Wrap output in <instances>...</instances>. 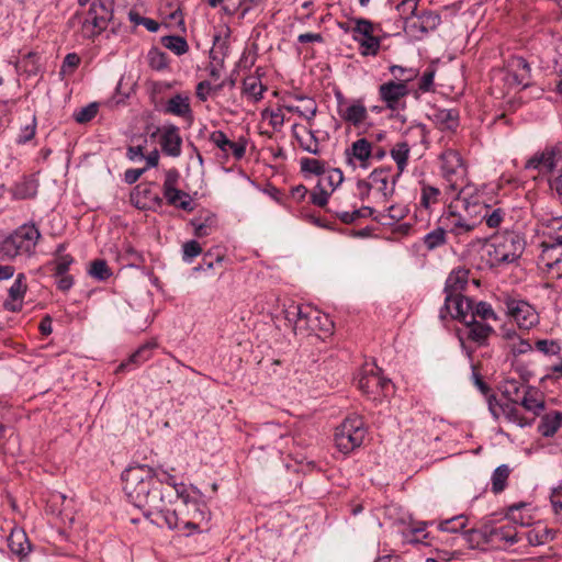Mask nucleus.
<instances>
[{
  "instance_id": "15",
  "label": "nucleus",
  "mask_w": 562,
  "mask_h": 562,
  "mask_svg": "<svg viewBox=\"0 0 562 562\" xmlns=\"http://www.w3.org/2000/svg\"><path fill=\"white\" fill-rule=\"evenodd\" d=\"M373 156V143L367 137H361L355 140L349 147L345 149V158L348 166L352 169L360 167L367 169L371 165Z\"/></svg>"
},
{
  "instance_id": "50",
  "label": "nucleus",
  "mask_w": 562,
  "mask_h": 562,
  "mask_svg": "<svg viewBox=\"0 0 562 562\" xmlns=\"http://www.w3.org/2000/svg\"><path fill=\"white\" fill-rule=\"evenodd\" d=\"M546 233L547 239L543 240L550 245L562 247V217H555L550 221Z\"/></svg>"
},
{
  "instance_id": "4",
  "label": "nucleus",
  "mask_w": 562,
  "mask_h": 562,
  "mask_svg": "<svg viewBox=\"0 0 562 562\" xmlns=\"http://www.w3.org/2000/svg\"><path fill=\"white\" fill-rule=\"evenodd\" d=\"M366 434L361 417H348L336 428L335 445L340 452L348 454L362 445Z\"/></svg>"
},
{
  "instance_id": "14",
  "label": "nucleus",
  "mask_w": 562,
  "mask_h": 562,
  "mask_svg": "<svg viewBox=\"0 0 562 562\" xmlns=\"http://www.w3.org/2000/svg\"><path fill=\"white\" fill-rule=\"evenodd\" d=\"M470 271L465 268H457L453 269L445 283L443 292L446 294L445 304L439 311L440 319L445 321L446 315L445 312H450V304L453 295H459L467 288L469 282Z\"/></svg>"
},
{
  "instance_id": "40",
  "label": "nucleus",
  "mask_w": 562,
  "mask_h": 562,
  "mask_svg": "<svg viewBox=\"0 0 562 562\" xmlns=\"http://www.w3.org/2000/svg\"><path fill=\"white\" fill-rule=\"evenodd\" d=\"M408 214V207L404 204H394L386 209L385 212L376 214L374 221L382 225H392L400 222Z\"/></svg>"
},
{
  "instance_id": "34",
  "label": "nucleus",
  "mask_w": 562,
  "mask_h": 562,
  "mask_svg": "<svg viewBox=\"0 0 562 562\" xmlns=\"http://www.w3.org/2000/svg\"><path fill=\"white\" fill-rule=\"evenodd\" d=\"M518 404L535 415H539L546 407L543 400L539 396V391L532 386L525 390Z\"/></svg>"
},
{
  "instance_id": "7",
  "label": "nucleus",
  "mask_w": 562,
  "mask_h": 562,
  "mask_svg": "<svg viewBox=\"0 0 562 562\" xmlns=\"http://www.w3.org/2000/svg\"><path fill=\"white\" fill-rule=\"evenodd\" d=\"M506 314L520 329L529 330L539 324V314L536 308L525 300L507 296L503 301Z\"/></svg>"
},
{
  "instance_id": "16",
  "label": "nucleus",
  "mask_w": 562,
  "mask_h": 562,
  "mask_svg": "<svg viewBox=\"0 0 562 562\" xmlns=\"http://www.w3.org/2000/svg\"><path fill=\"white\" fill-rule=\"evenodd\" d=\"M451 209L461 211L465 217L474 222L476 228L483 221L484 211H487V204L480 201L479 196H465L461 191L458 198L451 202Z\"/></svg>"
},
{
  "instance_id": "23",
  "label": "nucleus",
  "mask_w": 562,
  "mask_h": 562,
  "mask_svg": "<svg viewBox=\"0 0 562 562\" xmlns=\"http://www.w3.org/2000/svg\"><path fill=\"white\" fill-rule=\"evenodd\" d=\"M317 312L313 311L310 307H302L300 305L292 306L289 310H286V319L290 323H294L293 329L296 333L304 331V330H313V319L312 316L316 315ZM315 319H317V316H314Z\"/></svg>"
},
{
  "instance_id": "63",
  "label": "nucleus",
  "mask_w": 562,
  "mask_h": 562,
  "mask_svg": "<svg viewBox=\"0 0 562 562\" xmlns=\"http://www.w3.org/2000/svg\"><path fill=\"white\" fill-rule=\"evenodd\" d=\"M201 252L202 247L196 240H189L182 246V259L184 262H192Z\"/></svg>"
},
{
  "instance_id": "12",
  "label": "nucleus",
  "mask_w": 562,
  "mask_h": 562,
  "mask_svg": "<svg viewBox=\"0 0 562 562\" xmlns=\"http://www.w3.org/2000/svg\"><path fill=\"white\" fill-rule=\"evenodd\" d=\"M439 224L443 225L447 232L452 234L458 241L463 240L464 237L475 229L474 222L465 217L461 211L452 210L451 203L440 216Z\"/></svg>"
},
{
  "instance_id": "1",
  "label": "nucleus",
  "mask_w": 562,
  "mask_h": 562,
  "mask_svg": "<svg viewBox=\"0 0 562 562\" xmlns=\"http://www.w3.org/2000/svg\"><path fill=\"white\" fill-rule=\"evenodd\" d=\"M526 247L525 237L516 231L497 233L485 244L487 262L498 267L518 260Z\"/></svg>"
},
{
  "instance_id": "2",
  "label": "nucleus",
  "mask_w": 562,
  "mask_h": 562,
  "mask_svg": "<svg viewBox=\"0 0 562 562\" xmlns=\"http://www.w3.org/2000/svg\"><path fill=\"white\" fill-rule=\"evenodd\" d=\"M41 237V232L34 223L22 224L1 240L0 259L13 260L19 256H33Z\"/></svg>"
},
{
  "instance_id": "61",
  "label": "nucleus",
  "mask_w": 562,
  "mask_h": 562,
  "mask_svg": "<svg viewBox=\"0 0 562 562\" xmlns=\"http://www.w3.org/2000/svg\"><path fill=\"white\" fill-rule=\"evenodd\" d=\"M36 134V117H32V122L30 124H26L25 126L21 127L15 143L18 145H24L27 142L32 140Z\"/></svg>"
},
{
  "instance_id": "35",
  "label": "nucleus",
  "mask_w": 562,
  "mask_h": 562,
  "mask_svg": "<svg viewBox=\"0 0 562 562\" xmlns=\"http://www.w3.org/2000/svg\"><path fill=\"white\" fill-rule=\"evenodd\" d=\"M562 427V412H553L541 417L538 432L543 437H552Z\"/></svg>"
},
{
  "instance_id": "60",
  "label": "nucleus",
  "mask_w": 562,
  "mask_h": 562,
  "mask_svg": "<svg viewBox=\"0 0 562 562\" xmlns=\"http://www.w3.org/2000/svg\"><path fill=\"white\" fill-rule=\"evenodd\" d=\"M98 113V104L97 103H90L83 108H81L79 111H76L74 113V119L77 123L83 124L87 122H90L92 119L95 117Z\"/></svg>"
},
{
  "instance_id": "49",
  "label": "nucleus",
  "mask_w": 562,
  "mask_h": 562,
  "mask_svg": "<svg viewBox=\"0 0 562 562\" xmlns=\"http://www.w3.org/2000/svg\"><path fill=\"white\" fill-rule=\"evenodd\" d=\"M161 44L178 56H181L189 50V45L186 38L178 35L162 36Z\"/></svg>"
},
{
  "instance_id": "25",
  "label": "nucleus",
  "mask_w": 562,
  "mask_h": 562,
  "mask_svg": "<svg viewBox=\"0 0 562 562\" xmlns=\"http://www.w3.org/2000/svg\"><path fill=\"white\" fill-rule=\"evenodd\" d=\"M473 302L474 301L472 299L462 294L453 295L450 304V312H445L446 318L450 316L463 324L467 323L470 321V315L472 314Z\"/></svg>"
},
{
  "instance_id": "59",
  "label": "nucleus",
  "mask_w": 562,
  "mask_h": 562,
  "mask_svg": "<svg viewBox=\"0 0 562 562\" xmlns=\"http://www.w3.org/2000/svg\"><path fill=\"white\" fill-rule=\"evenodd\" d=\"M417 4V0H403L396 5L398 15L405 21L406 24H409V20L416 15Z\"/></svg>"
},
{
  "instance_id": "36",
  "label": "nucleus",
  "mask_w": 562,
  "mask_h": 562,
  "mask_svg": "<svg viewBox=\"0 0 562 562\" xmlns=\"http://www.w3.org/2000/svg\"><path fill=\"white\" fill-rule=\"evenodd\" d=\"M339 115L344 121L359 126L367 120L368 111L360 101H357L348 105L345 110H339Z\"/></svg>"
},
{
  "instance_id": "44",
  "label": "nucleus",
  "mask_w": 562,
  "mask_h": 562,
  "mask_svg": "<svg viewBox=\"0 0 562 562\" xmlns=\"http://www.w3.org/2000/svg\"><path fill=\"white\" fill-rule=\"evenodd\" d=\"M541 246V258L543 261H546L547 267L549 269H560L562 267V251L560 250V247L550 245L544 241H542Z\"/></svg>"
},
{
  "instance_id": "11",
  "label": "nucleus",
  "mask_w": 562,
  "mask_h": 562,
  "mask_svg": "<svg viewBox=\"0 0 562 562\" xmlns=\"http://www.w3.org/2000/svg\"><path fill=\"white\" fill-rule=\"evenodd\" d=\"M379 99L391 111L404 110L406 104L403 101L409 94L406 80H389L379 87Z\"/></svg>"
},
{
  "instance_id": "29",
  "label": "nucleus",
  "mask_w": 562,
  "mask_h": 562,
  "mask_svg": "<svg viewBox=\"0 0 562 562\" xmlns=\"http://www.w3.org/2000/svg\"><path fill=\"white\" fill-rule=\"evenodd\" d=\"M191 225L194 228V235L196 237H205L217 228V216L214 213L206 211L192 218Z\"/></svg>"
},
{
  "instance_id": "46",
  "label": "nucleus",
  "mask_w": 562,
  "mask_h": 562,
  "mask_svg": "<svg viewBox=\"0 0 562 562\" xmlns=\"http://www.w3.org/2000/svg\"><path fill=\"white\" fill-rule=\"evenodd\" d=\"M259 70L260 68L256 69V74L258 75L257 77H246L243 82L244 92L254 97L256 101L262 98V93L266 90V87L260 81Z\"/></svg>"
},
{
  "instance_id": "42",
  "label": "nucleus",
  "mask_w": 562,
  "mask_h": 562,
  "mask_svg": "<svg viewBox=\"0 0 562 562\" xmlns=\"http://www.w3.org/2000/svg\"><path fill=\"white\" fill-rule=\"evenodd\" d=\"M529 385H525L515 379H507L502 383V395L507 400L506 403H519L521 394Z\"/></svg>"
},
{
  "instance_id": "51",
  "label": "nucleus",
  "mask_w": 562,
  "mask_h": 562,
  "mask_svg": "<svg viewBox=\"0 0 562 562\" xmlns=\"http://www.w3.org/2000/svg\"><path fill=\"white\" fill-rule=\"evenodd\" d=\"M476 317H480L483 321L497 319V315L495 314L491 304L484 301H480L476 303L473 302V310L472 314L470 315V319H476Z\"/></svg>"
},
{
  "instance_id": "30",
  "label": "nucleus",
  "mask_w": 562,
  "mask_h": 562,
  "mask_svg": "<svg viewBox=\"0 0 562 562\" xmlns=\"http://www.w3.org/2000/svg\"><path fill=\"white\" fill-rule=\"evenodd\" d=\"M464 325L468 328V339L479 346L486 345L488 337L494 333L492 326L476 319H470Z\"/></svg>"
},
{
  "instance_id": "52",
  "label": "nucleus",
  "mask_w": 562,
  "mask_h": 562,
  "mask_svg": "<svg viewBox=\"0 0 562 562\" xmlns=\"http://www.w3.org/2000/svg\"><path fill=\"white\" fill-rule=\"evenodd\" d=\"M441 192L438 188L430 184H422L420 205L425 209H429L432 204L439 202Z\"/></svg>"
},
{
  "instance_id": "19",
  "label": "nucleus",
  "mask_w": 562,
  "mask_h": 562,
  "mask_svg": "<svg viewBox=\"0 0 562 562\" xmlns=\"http://www.w3.org/2000/svg\"><path fill=\"white\" fill-rule=\"evenodd\" d=\"M507 79L522 89L531 85V68L520 56H513L507 63Z\"/></svg>"
},
{
  "instance_id": "33",
  "label": "nucleus",
  "mask_w": 562,
  "mask_h": 562,
  "mask_svg": "<svg viewBox=\"0 0 562 562\" xmlns=\"http://www.w3.org/2000/svg\"><path fill=\"white\" fill-rule=\"evenodd\" d=\"M228 37V31L224 37L221 36V34H215L213 36V47L210 50V58L212 61L217 63L220 67H224L225 58L228 56L229 53Z\"/></svg>"
},
{
  "instance_id": "31",
  "label": "nucleus",
  "mask_w": 562,
  "mask_h": 562,
  "mask_svg": "<svg viewBox=\"0 0 562 562\" xmlns=\"http://www.w3.org/2000/svg\"><path fill=\"white\" fill-rule=\"evenodd\" d=\"M156 342H146L138 347L137 350H135L130 358L122 362L117 369L116 372L128 370L130 366L133 364L134 367H138L143 364L144 362L148 361L153 357V351L156 348Z\"/></svg>"
},
{
  "instance_id": "39",
  "label": "nucleus",
  "mask_w": 562,
  "mask_h": 562,
  "mask_svg": "<svg viewBox=\"0 0 562 562\" xmlns=\"http://www.w3.org/2000/svg\"><path fill=\"white\" fill-rule=\"evenodd\" d=\"M162 193V199H165L169 205L188 212L193 211L192 199L187 192L175 189Z\"/></svg>"
},
{
  "instance_id": "55",
  "label": "nucleus",
  "mask_w": 562,
  "mask_h": 562,
  "mask_svg": "<svg viewBox=\"0 0 562 562\" xmlns=\"http://www.w3.org/2000/svg\"><path fill=\"white\" fill-rule=\"evenodd\" d=\"M140 496H144L146 498V504L143 506H147V508H144V514L146 516H149L151 514H154L155 512L156 513H161L162 512V496L159 495V494H149V493H146V494H136V497L139 498ZM139 507H142L140 505H138Z\"/></svg>"
},
{
  "instance_id": "21",
  "label": "nucleus",
  "mask_w": 562,
  "mask_h": 562,
  "mask_svg": "<svg viewBox=\"0 0 562 562\" xmlns=\"http://www.w3.org/2000/svg\"><path fill=\"white\" fill-rule=\"evenodd\" d=\"M210 142L221 149L226 158L229 153L236 160H240L245 156L247 142L243 137L238 142H232L223 131H214L210 135Z\"/></svg>"
},
{
  "instance_id": "18",
  "label": "nucleus",
  "mask_w": 562,
  "mask_h": 562,
  "mask_svg": "<svg viewBox=\"0 0 562 562\" xmlns=\"http://www.w3.org/2000/svg\"><path fill=\"white\" fill-rule=\"evenodd\" d=\"M562 159V144L558 143L553 146L546 147L543 151L537 153L526 162L528 169H539L551 173L558 161Z\"/></svg>"
},
{
  "instance_id": "26",
  "label": "nucleus",
  "mask_w": 562,
  "mask_h": 562,
  "mask_svg": "<svg viewBox=\"0 0 562 562\" xmlns=\"http://www.w3.org/2000/svg\"><path fill=\"white\" fill-rule=\"evenodd\" d=\"M37 189L38 181L33 176H24L20 181H16L9 191L13 200H27L36 196Z\"/></svg>"
},
{
  "instance_id": "64",
  "label": "nucleus",
  "mask_w": 562,
  "mask_h": 562,
  "mask_svg": "<svg viewBox=\"0 0 562 562\" xmlns=\"http://www.w3.org/2000/svg\"><path fill=\"white\" fill-rule=\"evenodd\" d=\"M75 259L71 255L54 257L52 265H54V274L67 273Z\"/></svg>"
},
{
  "instance_id": "20",
  "label": "nucleus",
  "mask_w": 562,
  "mask_h": 562,
  "mask_svg": "<svg viewBox=\"0 0 562 562\" xmlns=\"http://www.w3.org/2000/svg\"><path fill=\"white\" fill-rule=\"evenodd\" d=\"M155 183H139L131 193V201L140 210L160 207L164 199L154 190Z\"/></svg>"
},
{
  "instance_id": "5",
  "label": "nucleus",
  "mask_w": 562,
  "mask_h": 562,
  "mask_svg": "<svg viewBox=\"0 0 562 562\" xmlns=\"http://www.w3.org/2000/svg\"><path fill=\"white\" fill-rule=\"evenodd\" d=\"M122 481L124 492H150L156 488V474L146 464L130 465L122 473Z\"/></svg>"
},
{
  "instance_id": "47",
  "label": "nucleus",
  "mask_w": 562,
  "mask_h": 562,
  "mask_svg": "<svg viewBox=\"0 0 562 562\" xmlns=\"http://www.w3.org/2000/svg\"><path fill=\"white\" fill-rule=\"evenodd\" d=\"M531 546H541L554 539V532L546 526H537L527 532Z\"/></svg>"
},
{
  "instance_id": "38",
  "label": "nucleus",
  "mask_w": 562,
  "mask_h": 562,
  "mask_svg": "<svg viewBox=\"0 0 562 562\" xmlns=\"http://www.w3.org/2000/svg\"><path fill=\"white\" fill-rule=\"evenodd\" d=\"M8 546L18 557H25L31 551L30 541L23 530H12L8 538Z\"/></svg>"
},
{
  "instance_id": "57",
  "label": "nucleus",
  "mask_w": 562,
  "mask_h": 562,
  "mask_svg": "<svg viewBox=\"0 0 562 562\" xmlns=\"http://www.w3.org/2000/svg\"><path fill=\"white\" fill-rule=\"evenodd\" d=\"M506 212L501 207L493 209L487 204V211H484L483 221L490 228H497L504 221Z\"/></svg>"
},
{
  "instance_id": "62",
  "label": "nucleus",
  "mask_w": 562,
  "mask_h": 562,
  "mask_svg": "<svg viewBox=\"0 0 562 562\" xmlns=\"http://www.w3.org/2000/svg\"><path fill=\"white\" fill-rule=\"evenodd\" d=\"M308 135H310L308 140H304L302 137H299L297 135H295V137L303 150H305L310 154H313V155H319L321 149H319L318 138L315 135V132L308 131Z\"/></svg>"
},
{
  "instance_id": "3",
  "label": "nucleus",
  "mask_w": 562,
  "mask_h": 562,
  "mask_svg": "<svg viewBox=\"0 0 562 562\" xmlns=\"http://www.w3.org/2000/svg\"><path fill=\"white\" fill-rule=\"evenodd\" d=\"M114 19V0H93L82 23L85 36L94 38L106 30Z\"/></svg>"
},
{
  "instance_id": "13",
  "label": "nucleus",
  "mask_w": 562,
  "mask_h": 562,
  "mask_svg": "<svg viewBox=\"0 0 562 562\" xmlns=\"http://www.w3.org/2000/svg\"><path fill=\"white\" fill-rule=\"evenodd\" d=\"M488 411L495 419H498L501 415L509 423L516 424L524 428L531 426L535 418L527 419L517 407V403H499L495 394H491L487 398Z\"/></svg>"
},
{
  "instance_id": "22",
  "label": "nucleus",
  "mask_w": 562,
  "mask_h": 562,
  "mask_svg": "<svg viewBox=\"0 0 562 562\" xmlns=\"http://www.w3.org/2000/svg\"><path fill=\"white\" fill-rule=\"evenodd\" d=\"M26 290V277L24 273H19L9 288L8 299L3 302L4 310L9 312H20Z\"/></svg>"
},
{
  "instance_id": "6",
  "label": "nucleus",
  "mask_w": 562,
  "mask_h": 562,
  "mask_svg": "<svg viewBox=\"0 0 562 562\" xmlns=\"http://www.w3.org/2000/svg\"><path fill=\"white\" fill-rule=\"evenodd\" d=\"M441 175L452 190H458L465 180L467 167L454 149H447L440 155Z\"/></svg>"
},
{
  "instance_id": "58",
  "label": "nucleus",
  "mask_w": 562,
  "mask_h": 562,
  "mask_svg": "<svg viewBox=\"0 0 562 562\" xmlns=\"http://www.w3.org/2000/svg\"><path fill=\"white\" fill-rule=\"evenodd\" d=\"M301 170L315 176L325 173V162L315 158L304 157L300 160Z\"/></svg>"
},
{
  "instance_id": "56",
  "label": "nucleus",
  "mask_w": 562,
  "mask_h": 562,
  "mask_svg": "<svg viewBox=\"0 0 562 562\" xmlns=\"http://www.w3.org/2000/svg\"><path fill=\"white\" fill-rule=\"evenodd\" d=\"M149 66L155 70H162L168 66V56L157 47L150 48L147 55Z\"/></svg>"
},
{
  "instance_id": "53",
  "label": "nucleus",
  "mask_w": 562,
  "mask_h": 562,
  "mask_svg": "<svg viewBox=\"0 0 562 562\" xmlns=\"http://www.w3.org/2000/svg\"><path fill=\"white\" fill-rule=\"evenodd\" d=\"M89 274L98 281H105L112 276V271L105 260L97 259L90 263Z\"/></svg>"
},
{
  "instance_id": "41",
  "label": "nucleus",
  "mask_w": 562,
  "mask_h": 562,
  "mask_svg": "<svg viewBox=\"0 0 562 562\" xmlns=\"http://www.w3.org/2000/svg\"><path fill=\"white\" fill-rule=\"evenodd\" d=\"M409 153L411 147L407 142H398L390 150V155L392 159L395 161L397 168L396 178H400L403 171L406 169Z\"/></svg>"
},
{
  "instance_id": "28",
  "label": "nucleus",
  "mask_w": 562,
  "mask_h": 562,
  "mask_svg": "<svg viewBox=\"0 0 562 562\" xmlns=\"http://www.w3.org/2000/svg\"><path fill=\"white\" fill-rule=\"evenodd\" d=\"M165 113L172 114L186 120L192 121L193 114L190 105V99L180 93L170 98L165 105Z\"/></svg>"
},
{
  "instance_id": "32",
  "label": "nucleus",
  "mask_w": 562,
  "mask_h": 562,
  "mask_svg": "<svg viewBox=\"0 0 562 562\" xmlns=\"http://www.w3.org/2000/svg\"><path fill=\"white\" fill-rule=\"evenodd\" d=\"M432 117L442 131H456L459 126V112L456 109H437Z\"/></svg>"
},
{
  "instance_id": "24",
  "label": "nucleus",
  "mask_w": 562,
  "mask_h": 562,
  "mask_svg": "<svg viewBox=\"0 0 562 562\" xmlns=\"http://www.w3.org/2000/svg\"><path fill=\"white\" fill-rule=\"evenodd\" d=\"M159 144L164 154L170 157L181 155L182 138L176 125L166 126L160 135Z\"/></svg>"
},
{
  "instance_id": "17",
  "label": "nucleus",
  "mask_w": 562,
  "mask_h": 562,
  "mask_svg": "<svg viewBox=\"0 0 562 562\" xmlns=\"http://www.w3.org/2000/svg\"><path fill=\"white\" fill-rule=\"evenodd\" d=\"M397 179L391 167L376 168L368 177L372 189L382 195L383 202H387L394 194Z\"/></svg>"
},
{
  "instance_id": "37",
  "label": "nucleus",
  "mask_w": 562,
  "mask_h": 562,
  "mask_svg": "<svg viewBox=\"0 0 562 562\" xmlns=\"http://www.w3.org/2000/svg\"><path fill=\"white\" fill-rule=\"evenodd\" d=\"M441 23V18L438 13L432 11H425L418 16L417 21H413L408 24L412 30H418L422 33H428L435 31Z\"/></svg>"
},
{
  "instance_id": "43",
  "label": "nucleus",
  "mask_w": 562,
  "mask_h": 562,
  "mask_svg": "<svg viewBox=\"0 0 562 562\" xmlns=\"http://www.w3.org/2000/svg\"><path fill=\"white\" fill-rule=\"evenodd\" d=\"M447 229L443 225L439 224L438 227L427 233L424 238L423 243L427 250L431 251L435 250L443 245L447 244Z\"/></svg>"
},
{
  "instance_id": "45",
  "label": "nucleus",
  "mask_w": 562,
  "mask_h": 562,
  "mask_svg": "<svg viewBox=\"0 0 562 562\" xmlns=\"http://www.w3.org/2000/svg\"><path fill=\"white\" fill-rule=\"evenodd\" d=\"M468 525V518L464 515H457L451 518L441 519L437 522V528L443 532L458 533Z\"/></svg>"
},
{
  "instance_id": "48",
  "label": "nucleus",
  "mask_w": 562,
  "mask_h": 562,
  "mask_svg": "<svg viewBox=\"0 0 562 562\" xmlns=\"http://www.w3.org/2000/svg\"><path fill=\"white\" fill-rule=\"evenodd\" d=\"M510 468L507 464L497 467L491 477L492 492H503L507 487V480L510 474Z\"/></svg>"
},
{
  "instance_id": "8",
  "label": "nucleus",
  "mask_w": 562,
  "mask_h": 562,
  "mask_svg": "<svg viewBox=\"0 0 562 562\" xmlns=\"http://www.w3.org/2000/svg\"><path fill=\"white\" fill-rule=\"evenodd\" d=\"M353 40L359 43L362 56H376L381 47V38L374 35V24L364 18L355 19Z\"/></svg>"
},
{
  "instance_id": "9",
  "label": "nucleus",
  "mask_w": 562,
  "mask_h": 562,
  "mask_svg": "<svg viewBox=\"0 0 562 562\" xmlns=\"http://www.w3.org/2000/svg\"><path fill=\"white\" fill-rule=\"evenodd\" d=\"M484 542L497 550H507L519 541L516 527L510 522L485 527L482 531Z\"/></svg>"
},
{
  "instance_id": "54",
  "label": "nucleus",
  "mask_w": 562,
  "mask_h": 562,
  "mask_svg": "<svg viewBox=\"0 0 562 562\" xmlns=\"http://www.w3.org/2000/svg\"><path fill=\"white\" fill-rule=\"evenodd\" d=\"M389 70L391 75L394 77L393 80L400 81V80H406V85L408 86V82L413 81L415 78H417L419 71L415 68H405L400 65H391L389 67Z\"/></svg>"
},
{
  "instance_id": "10",
  "label": "nucleus",
  "mask_w": 562,
  "mask_h": 562,
  "mask_svg": "<svg viewBox=\"0 0 562 562\" xmlns=\"http://www.w3.org/2000/svg\"><path fill=\"white\" fill-rule=\"evenodd\" d=\"M358 387L368 396L378 400L381 395H385L391 386V380L382 376L380 370L375 367H364L358 376Z\"/></svg>"
},
{
  "instance_id": "27",
  "label": "nucleus",
  "mask_w": 562,
  "mask_h": 562,
  "mask_svg": "<svg viewBox=\"0 0 562 562\" xmlns=\"http://www.w3.org/2000/svg\"><path fill=\"white\" fill-rule=\"evenodd\" d=\"M507 516L516 525L530 526L535 522V507L529 503H518L508 507Z\"/></svg>"
}]
</instances>
